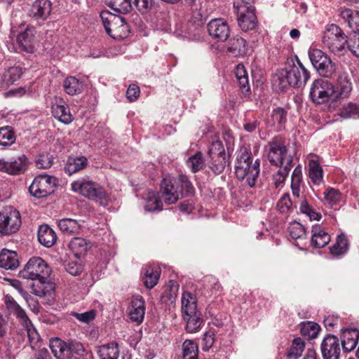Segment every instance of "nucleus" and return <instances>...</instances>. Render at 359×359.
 <instances>
[{"label":"nucleus","instance_id":"obj_1","mask_svg":"<svg viewBox=\"0 0 359 359\" xmlns=\"http://www.w3.org/2000/svg\"><path fill=\"white\" fill-rule=\"evenodd\" d=\"M50 273L48 264L39 257L31 258L20 272L23 278L39 281L40 285L34 289V294L46 298V303L49 305L55 302V287L52 283L47 281Z\"/></svg>","mask_w":359,"mask_h":359},{"label":"nucleus","instance_id":"obj_2","mask_svg":"<svg viewBox=\"0 0 359 359\" xmlns=\"http://www.w3.org/2000/svg\"><path fill=\"white\" fill-rule=\"evenodd\" d=\"M161 194L166 204L172 205L184 197L192 196L194 187L186 175L165 176L161 182Z\"/></svg>","mask_w":359,"mask_h":359},{"label":"nucleus","instance_id":"obj_3","mask_svg":"<svg viewBox=\"0 0 359 359\" xmlns=\"http://www.w3.org/2000/svg\"><path fill=\"white\" fill-rule=\"evenodd\" d=\"M309 76V72L297 60V64H294L289 69L278 71L273 78V83L280 90H284L289 86L301 88L305 85Z\"/></svg>","mask_w":359,"mask_h":359},{"label":"nucleus","instance_id":"obj_4","mask_svg":"<svg viewBox=\"0 0 359 359\" xmlns=\"http://www.w3.org/2000/svg\"><path fill=\"white\" fill-rule=\"evenodd\" d=\"M260 160L252 162V154L246 147L241 148L235 163V173L238 180H245L248 185L254 187L259 175Z\"/></svg>","mask_w":359,"mask_h":359},{"label":"nucleus","instance_id":"obj_5","mask_svg":"<svg viewBox=\"0 0 359 359\" xmlns=\"http://www.w3.org/2000/svg\"><path fill=\"white\" fill-rule=\"evenodd\" d=\"M49 346L57 359H87V352L80 342L67 343L55 338L50 340Z\"/></svg>","mask_w":359,"mask_h":359},{"label":"nucleus","instance_id":"obj_6","mask_svg":"<svg viewBox=\"0 0 359 359\" xmlns=\"http://www.w3.org/2000/svg\"><path fill=\"white\" fill-rule=\"evenodd\" d=\"M72 190L88 198L95 201L100 205L108 204L109 196L105 190L96 182L86 179H79L71 184Z\"/></svg>","mask_w":359,"mask_h":359},{"label":"nucleus","instance_id":"obj_7","mask_svg":"<svg viewBox=\"0 0 359 359\" xmlns=\"http://www.w3.org/2000/svg\"><path fill=\"white\" fill-rule=\"evenodd\" d=\"M100 16L106 32L111 38L122 40L128 36L129 27L123 18L108 11H102Z\"/></svg>","mask_w":359,"mask_h":359},{"label":"nucleus","instance_id":"obj_8","mask_svg":"<svg viewBox=\"0 0 359 359\" xmlns=\"http://www.w3.org/2000/svg\"><path fill=\"white\" fill-rule=\"evenodd\" d=\"M347 38L339 26L332 24L325 31L322 41L334 54L342 55L346 48Z\"/></svg>","mask_w":359,"mask_h":359},{"label":"nucleus","instance_id":"obj_9","mask_svg":"<svg viewBox=\"0 0 359 359\" xmlns=\"http://www.w3.org/2000/svg\"><path fill=\"white\" fill-rule=\"evenodd\" d=\"M268 159L276 166L292 165L293 158L287 154L286 147L280 137H275L267 144Z\"/></svg>","mask_w":359,"mask_h":359},{"label":"nucleus","instance_id":"obj_10","mask_svg":"<svg viewBox=\"0 0 359 359\" xmlns=\"http://www.w3.org/2000/svg\"><path fill=\"white\" fill-rule=\"evenodd\" d=\"M309 96L313 102L322 104L330 100L334 101V86L329 80L320 78L313 81Z\"/></svg>","mask_w":359,"mask_h":359},{"label":"nucleus","instance_id":"obj_11","mask_svg":"<svg viewBox=\"0 0 359 359\" xmlns=\"http://www.w3.org/2000/svg\"><path fill=\"white\" fill-rule=\"evenodd\" d=\"M20 226L19 211L11 207L0 211V237L15 233Z\"/></svg>","mask_w":359,"mask_h":359},{"label":"nucleus","instance_id":"obj_12","mask_svg":"<svg viewBox=\"0 0 359 359\" xmlns=\"http://www.w3.org/2000/svg\"><path fill=\"white\" fill-rule=\"evenodd\" d=\"M57 179L48 175H40L34 179L29 187L32 196L41 198L52 194L57 185Z\"/></svg>","mask_w":359,"mask_h":359},{"label":"nucleus","instance_id":"obj_13","mask_svg":"<svg viewBox=\"0 0 359 359\" xmlns=\"http://www.w3.org/2000/svg\"><path fill=\"white\" fill-rule=\"evenodd\" d=\"M309 57L313 67L324 77H330L335 72V65L322 50L309 49Z\"/></svg>","mask_w":359,"mask_h":359},{"label":"nucleus","instance_id":"obj_14","mask_svg":"<svg viewBox=\"0 0 359 359\" xmlns=\"http://www.w3.org/2000/svg\"><path fill=\"white\" fill-rule=\"evenodd\" d=\"M237 20L242 30L253 29L257 23L255 7L250 4H240L237 6Z\"/></svg>","mask_w":359,"mask_h":359},{"label":"nucleus","instance_id":"obj_15","mask_svg":"<svg viewBox=\"0 0 359 359\" xmlns=\"http://www.w3.org/2000/svg\"><path fill=\"white\" fill-rule=\"evenodd\" d=\"M29 161L24 154L11 160L0 159V171L12 175L24 173L28 168Z\"/></svg>","mask_w":359,"mask_h":359},{"label":"nucleus","instance_id":"obj_16","mask_svg":"<svg viewBox=\"0 0 359 359\" xmlns=\"http://www.w3.org/2000/svg\"><path fill=\"white\" fill-rule=\"evenodd\" d=\"M207 28L210 36L218 41H225L230 34L228 24L221 18L210 20Z\"/></svg>","mask_w":359,"mask_h":359},{"label":"nucleus","instance_id":"obj_17","mask_svg":"<svg viewBox=\"0 0 359 359\" xmlns=\"http://www.w3.org/2000/svg\"><path fill=\"white\" fill-rule=\"evenodd\" d=\"M323 359H339L341 353L339 339L334 335L326 336L321 343Z\"/></svg>","mask_w":359,"mask_h":359},{"label":"nucleus","instance_id":"obj_18","mask_svg":"<svg viewBox=\"0 0 359 359\" xmlns=\"http://www.w3.org/2000/svg\"><path fill=\"white\" fill-rule=\"evenodd\" d=\"M353 90L351 76L347 72H341L338 76L334 86V101L347 98Z\"/></svg>","mask_w":359,"mask_h":359},{"label":"nucleus","instance_id":"obj_19","mask_svg":"<svg viewBox=\"0 0 359 359\" xmlns=\"http://www.w3.org/2000/svg\"><path fill=\"white\" fill-rule=\"evenodd\" d=\"M52 4L49 0H36L29 11V15L35 20H44L50 14Z\"/></svg>","mask_w":359,"mask_h":359},{"label":"nucleus","instance_id":"obj_20","mask_svg":"<svg viewBox=\"0 0 359 359\" xmlns=\"http://www.w3.org/2000/svg\"><path fill=\"white\" fill-rule=\"evenodd\" d=\"M287 116V111L284 108L276 107L271 111L270 116L266 120V123L274 130L280 131L285 127Z\"/></svg>","mask_w":359,"mask_h":359},{"label":"nucleus","instance_id":"obj_21","mask_svg":"<svg viewBox=\"0 0 359 359\" xmlns=\"http://www.w3.org/2000/svg\"><path fill=\"white\" fill-rule=\"evenodd\" d=\"M145 302L141 296H135L131 302V307L129 311L130 319L140 324L144 318Z\"/></svg>","mask_w":359,"mask_h":359},{"label":"nucleus","instance_id":"obj_22","mask_svg":"<svg viewBox=\"0 0 359 359\" xmlns=\"http://www.w3.org/2000/svg\"><path fill=\"white\" fill-rule=\"evenodd\" d=\"M359 339V332L356 329L341 330V341L345 352L353 351L357 346Z\"/></svg>","mask_w":359,"mask_h":359},{"label":"nucleus","instance_id":"obj_23","mask_svg":"<svg viewBox=\"0 0 359 359\" xmlns=\"http://www.w3.org/2000/svg\"><path fill=\"white\" fill-rule=\"evenodd\" d=\"M34 28L28 27L26 29L18 34L17 37V43L22 50L27 53H32L34 51Z\"/></svg>","mask_w":359,"mask_h":359},{"label":"nucleus","instance_id":"obj_24","mask_svg":"<svg viewBox=\"0 0 359 359\" xmlns=\"http://www.w3.org/2000/svg\"><path fill=\"white\" fill-rule=\"evenodd\" d=\"M88 165V160L86 156H72L68 158L65 169L66 172L71 175L83 170Z\"/></svg>","mask_w":359,"mask_h":359},{"label":"nucleus","instance_id":"obj_25","mask_svg":"<svg viewBox=\"0 0 359 359\" xmlns=\"http://www.w3.org/2000/svg\"><path fill=\"white\" fill-rule=\"evenodd\" d=\"M340 17L347 24L353 32H359V12L351 8H342Z\"/></svg>","mask_w":359,"mask_h":359},{"label":"nucleus","instance_id":"obj_26","mask_svg":"<svg viewBox=\"0 0 359 359\" xmlns=\"http://www.w3.org/2000/svg\"><path fill=\"white\" fill-rule=\"evenodd\" d=\"M19 266L18 255L15 251L4 249L0 253V267L13 270Z\"/></svg>","mask_w":359,"mask_h":359},{"label":"nucleus","instance_id":"obj_27","mask_svg":"<svg viewBox=\"0 0 359 359\" xmlns=\"http://www.w3.org/2000/svg\"><path fill=\"white\" fill-rule=\"evenodd\" d=\"M311 245L316 248L325 247L330 241V236L319 226L312 228Z\"/></svg>","mask_w":359,"mask_h":359},{"label":"nucleus","instance_id":"obj_28","mask_svg":"<svg viewBox=\"0 0 359 359\" xmlns=\"http://www.w3.org/2000/svg\"><path fill=\"white\" fill-rule=\"evenodd\" d=\"M182 315H187L189 313H196L200 312L197 309V299L196 295L189 292H184L182 295Z\"/></svg>","mask_w":359,"mask_h":359},{"label":"nucleus","instance_id":"obj_29","mask_svg":"<svg viewBox=\"0 0 359 359\" xmlns=\"http://www.w3.org/2000/svg\"><path fill=\"white\" fill-rule=\"evenodd\" d=\"M57 239L55 231L46 224L41 225L38 230V240L41 244L49 248L53 245Z\"/></svg>","mask_w":359,"mask_h":359},{"label":"nucleus","instance_id":"obj_30","mask_svg":"<svg viewBox=\"0 0 359 359\" xmlns=\"http://www.w3.org/2000/svg\"><path fill=\"white\" fill-rule=\"evenodd\" d=\"M60 230L65 234H78L81 229L79 221L71 218H63L57 222Z\"/></svg>","mask_w":359,"mask_h":359},{"label":"nucleus","instance_id":"obj_31","mask_svg":"<svg viewBox=\"0 0 359 359\" xmlns=\"http://www.w3.org/2000/svg\"><path fill=\"white\" fill-rule=\"evenodd\" d=\"M6 304L10 312L16 316L23 326L31 323L25 310L13 298L8 297Z\"/></svg>","mask_w":359,"mask_h":359},{"label":"nucleus","instance_id":"obj_32","mask_svg":"<svg viewBox=\"0 0 359 359\" xmlns=\"http://www.w3.org/2000/svg\"><path fill=\"white\" fill-rule=\"evenodd\" d=\"M143 281L147 288H153L157 283L160 276V270L157 266L147 265L143 270Z\"/></svg>","mask_w":359,"mask_h":359},{"label":"nucleus","instance_id":"obj_33","mask_svg":"<svg viewBox=\"0 0 359 359\" xmlns=\"http://www.w3.org/2000/svg\"><path fill=\"white\" fill-rule=\"evenodd\" d=\"M97 354L100 359H118L119 356L118 344L112 341L99 346Z\"/></svg>","mask_w":359,"mask_h":359},{"label":"nucleus","instance_id":"obj_34","mask_svg":"<svg viewBox=\"0 0 359 359\" xmlns=\"http://www.w3.org/2000/svg\"><path fill=\"white\" fill-rule=\"evenodd\" d=\"M184 320L186 322V330L189 333H195L199 331L203 323V318L201 312L196 313H189L182 315Z\"/></svg>","mask_w":359,"mask_h":359},{"label":"nucleus","instance_id":"obj_35","mask_svg":"<svg viewBox=\"0 0 359 359\" xmlns=\"http://www.w3.org/2000/svg\"><path fill=\"white\" fill-rule=\"evenodd\" d=\"M52 113L55 118L65 124H69L73 121V116L67 106L54 104L52 106Z\"/></svg>","mask_w":359,"mask_h":359},{"label":"nucleus","instance_id":"obj_36","mask_svg":"<svg viewBox=\"0 0 359 359\" xmlns=\"http://www.w3.org/2000/svg\"><path fill=\"white\" fill-rule=\"evenodd\" d=\"M309 175L314 184H320L323 181V170L319 162L316 159L309 161Z\"/></svg>","mask_w":359,"mask_h":359},{"label":"nucleus","instance_id":"obj_37","mask_svg":"<svg viewBox=\"0 0 359 359\" xmlns=\"http://www.w3.org/2000/svg\"><path fill=\"white\" fill-rule=\"evenodd\" d=\"M65 91L69 95H75L81 93L83 90V85L75 76H68L63 82Z\"/></svg>","mask_w":359,"mask_h":359},{"label":"nucleus","instance_id":"obj_38","mask_svg":"<svg viewBox=\"0 0 359 359\" xmlns=\"http://www.w3.org/2000/svg\"><path fill=\"white\" fill-rule=\"evenodd\" d=\"M235 75L242 92L248 93L250 91L248 74L243 64H238L236 66Z\"/></svg>","mask_w":359,"mask_h":359},{"label":"nucleus","instance_id":"obj_39","mask_svg":"<svg viewBox=\"0 0 359 359\" xmlns=\"http://www.w3.org/2000/svg\"><path fill=\"white\" fill-rule=\"evenodd\" d=\"M69 248L76 257H80L86 252L88 243L83 238L75 237L71 240Z\"/></svg>","mask_w":359,"mask_h":359},{"label":"nucleus","instance_id":"obj_40","mask_svg":"<svg viewBox=\"0 0 359 359\" xmlns=\"http://www.w3.org/2000/svg\"><path fill=\"white\" fill-rule=\"evenodd\" d=\"M324 203L332 208L337 205L342 199V194L338 190L332 187L326 189L324 191Z\"/></svg>","mask_w":359,"mask_h":359},{"label":"nucleus","instance_id":"obj_41","mask_svg":"<svg viewBox=\"0 0 359 359\" xmlns=\"http://www.w3.org/2000/svg\"><path fill=\"white\" fill-rule=\"evenodd\" d=\"M163 207V203L158 198V194L154 191H149L146 198V204L144 209L147 211L161 210Z\"/></svg>","mask_w":359,"mask_h":359},{"label":"nucleus","instance_id":"obj_42","mask_svg":"<svg viewBox=\"0 0 359 359\" xmlns=\"http://www.w3.org/2000/svg\"><path fill=\"white\" fill-rule=\"evenodd\" d=\"M198 347L197 344L192 341L187 339L182 344V358L183 359H198Z\"/></svg>","mask_w":359,"mask_h":359},{"label":"nucleus","instance_id":"obj_43","mask_svg":"<svg viewBox=\"0 0 359 359\" xmlns=\"http://www.w3.org/2000/svg\"><path fill=\"white\" fill-rule=\"evenodd\" d=\"M16 135L11 126L0 128V145L9 147L15 143Z\"/></svg>","mask_w":359,"mask_h":359},{"label":"nucleus","instance_id":"obj_44","mask_svg":"<svg viewBox=\"0 0 359 359\" xmlns=\"http://www.w3.org/2000/svg\"><path fill=\"white\" fill-rule=\"evenodd\" d=\"M348 247V241L346 236L344 233L338 235L336 243L330 248V252L334 255L344 254Z\"/></svg>","mask_w":359,"mask_h":359},{"label":"nucleus","instance_id":"obj_45","mask_svg":"<svg viewBox=\"0 0 359 359\" xmlns=\"http://www.w3.org/2000/svg\"><path fill=\"white\" fill-rule=\"evenodd\" d=\"M305 348V343L300 337L293 339L289 348L287 356L288 359H297L301 357L303 351Z\"/></svg>","mask_w":359,"mask_h":359},{"label":"nucleus","instance_id":"obj_46","mask_svg":"<svg viewBox=\"0 0 359 359\" xmlns=\"http://www.w3.org/2000/svg\"><path fill=\"white\" fill-rule=\"evenodd\" d=\"M228 50L236 57L245 55L247 53L246 41L241 37L233 39Z\"/></svg>","mask_w":359,"mask_h":359},{"label":"nucleus","instance_id":"obj_47","mask_svg":"<svg viewBox=\"0 0 359 359\" xmlns=\"http://www.w3.org/2000/svg\"><path fill=\"white\" fill-rule=\"evenodd\" d=\"M302 180V167L297 165L293 170L291 177V189L294 196L299 197L300 184Z\"/></svg>","mask_w":359,"mask_h":359},{"label":"nucleus","instance_id":"obj_48","mask_svg":"<svg viewBox=\"0 0 359 359\" xmlns=\"http://www.w3.org/2000/svg\"><path fill=\"white\" fill-rule=\"evenodd\" d=\"M320 329V326L317 323L311 321L301 323V334L310 339L316 338L319 333Z\"/></svg>","mask_w":359,"mask_h":359},{"label":"nucleus","instance_id":"obj_49","mask_svg":"<svg viewBox=\"0 0 359 359\" xmlns=\"http://www.w3.org/2000/svg\"><path fill=\"white\" fill-rule=\"evenodd\" d=\"M22 74V71L20 67H11L4 73L3 80L6 84L11 85L19 80Z\"/></svg>","mask_w":359,"mask_h":359},{"label":"nucleus","instance_id":"obj_50","mask_svg":"<svg viewBox=\"0 0 359 359\" xmlns=\"http://www.w3.org/2000/svg\"><path fill=\"white\" fill-rule=\"evenodd\" d=\"M210 161L209 167L216 174L221 173L226 165V155L210 156Z\"/></svg>","mask_w":359,"mask_h":359},{"label":"nucleus","instance_id":"obj_51","mask_svg":"<svg viewBox=\"0 0 359 359\" xmlns=\"http://www.w3.org/2000/svg\"><path fill=\"white\" fill-rule=\"evenodd\" d=\"M188 167L193 172H196L205 167V160L201 152H197L187 161Z\"/></svg>","mask_w":359,"mask_h":359},{"label":"nucleus","instance_id":"obj_52","mask_svg":"<svg viewBox=\"0 0 359 359\" xmlns=\"http://www.w3.org/2000/svg\"><path fill=\"white\" fill-rule=\"evenodd\" d=\"M339 115L344 118H359V104L350 102L344 105L340 110Z\"/></svg>","mask_w":359,"mask_h":359},{"label":"nucleus","instance_id":"obj_53","mask_svg":"<svg viewBox=\"0 0 359 359\" xmlns=\"http://www.w3.org/2000/svg\"><path fill=\"white\" fill-rule=\"evenodd\" d=\"M292 165L281 166L280 168L273 175V182L276 188L283 186Z\"/></svg>","mask_w":359,"mask_h":359},{"label":"nucleus","instance_id":"obj_54","mask_svg":"<svg viewBox=\"0 0 359 359\" xmlns=\"http://www.w3.org/2000/svg\"><path fill=\"white\" fill-rule=\"evenodd\" d=\"M110 7L118 13H128L133 7L132 0H111Z\"/></svg>","mask_w":359,"mask_h":359},{"label":"nucleus","instance_id":"obj_55","mask_svg":"<svg viewBox=\"0 0 359 359\" xmlns=\"http://www.w3.org/2000/svg\"><path fill=\"white\" fill-rule=\"evenodd\" d=\"M168 287V291L165 292L162 296V299L165 303L171 304L175 302L179 285L175 281L170 280L169 281Z\"/></svg>","mask_w":359,"mask_h":359},{"label":"nucleus","instance_id":"obj_56","mask_svg":"<svg viewBox=\"0 0 359 359\" xmlns=\"http://www.w3.org/2000/svg\"><path fill=\"white\" fill-rule=\"evenodd\" d=\"M299 210L302 213L309 217L311 220L319 221L321 219V215L314 210L306 200L301 202Z\"/></svg>","mask_w":359,"mask_h":359},{"label":"nucleus","instance_id":"obj_57","mask_svg":"<svg viewBox=\"0 0 359 359\" xmlns=\"http://www.w3.org/2000/svg\"><path fill=\"white\" fill-rule=\"evenodd\" d=\"M346 48L354 55L359 57V32L348 36Z\"/></svg>","mask_w":359,"mask_h":359},{"label":"nucleus","instance_id":"obj_58","mask_svg":"<svg viewBox=\"0 0 359 359\" xmlns=\"http://www.w3.org/2000/svg\"><path fill=\"white\" fill-rule=\"evenodd\" d=\"M288 231L290 236L294 239L302 238L306 236L304 226L297 222L291 223L288 228Z\"/></svg>","mask_w":359,"mask_h":359},{"label":"nucleus","instance_id":"obj_59","mask_svg":"<svg viewBox=\"0 0 359 359\" xmlns=\"http://www.w3.org/2000/svg\"><path fill=\"white\" fill-rule=\"evenodd\" d=\"M53 158L49 154H39L35 160L38 168L48 169L53 165Z\"/></svg>","mask_w":359,"mask_h":359},{"label":"nucleus","instance_id":"obj_60","mask_svg":"<svg viewBox=\"0 0 359 359\" xmlns=\"http://www.w3.org/2000/svg\"><path fill=\"white\" fill-rule=\"evenodd\" d=\"M24 327L27 331L30 346L32 348H34L40 340V335L34 327L32 322L29 324H26Z\"/></svg>","mask_w":359,"mask_h":359},{"label":"nucleus","instance_id":"obj_61","mask_svg":"<svg viewBox=\"0 0 359 359\" xmlns=\"http://www.w3.org/2000/svg\"><path fill=\"white\" fill-rule=\"evenodd\" d=\"M292 201L288 194H284L278 201L276 207L283 214L288 213L292 209Z\"/></svg>","mask_w":359,"mask_h":359},{"label":"nucleus","instance_id":"obj_62","mask_svg":"<svg viewBox=\"0 0 359 359\" xmlns=\"http://www.w3.org/2000/svg\"><path fill=\"white\" fill-rule=\"evenodd\" d=\"M208 154L209 156L226 155L222 142L219 140L212 141Z\"/></svg>","mask_w":359,"mask_h":359},{"label":"nucleus","instance_id":"obj_63","mask_svg":"<svg viewBox=\"0 0 359 359\" xmlns=\"http://www.w3.org/2000/svg\"><path fill=\"white\" fill-rule=\"evenodd\" d=\"M133 5L142 13H146L153 6V0H133Z\"/></svg>","mask_w":359,"mask_h":359},{"label":"nucleus","instance_id":"obj_64","mask_svg":"<svg viewBox=\"0 0 359 359\" xmlns=\"http://www.w3.org/2000/svg\"><path fill=\"white\" fill-rule=\"evenodd\" d=\"M72 316L79 321L88 323L95 318V311L91 310L82 313L74 312L72 313Z\"/></svg>","mask_w":359,"mask_h":359}]
</instances>
